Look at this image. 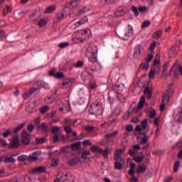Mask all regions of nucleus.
<instances>
[{
	"label": "nucleus",
	"mask_w": 182,
	"mask_h": 182,
	"mask_svg": "<svg viewBox=\"0 0 182 182\" xmlns=\"http://www.w3.org/2000/svg\"><path fill=\"white\" fill-rule=\"evenodd\" d=\"M103 105L100 102H97V104H93L90 106L89 109L90 114H92L94 116H100L103 113Z\"/></svg>",
	"instance_id": "obj_1"
},
{
	"label": "nucleus",
	"mask_w": 182,
	"mask_h": 182,
	"mask_svg": "<svg viewBox=\"0 0 182 182\" xmlns=\"http://www.w3.org/2000/svg\"><path fill=\"white\" fill-rule=\"evenodd\" d=\"M92 153H98V154H102L104 159H109V147H106L105 150L102 149L97 146L92 145L90 147Z\"/></svg>",
	"instance_id": "obj_2"
},
{
	"label": "nucleus",
	"mask_w": 182,
	"mask_h": 182,
	"mask_svg": "<svg viewBox=\"0 0 182 182\" xmlns=\"http://www.w3.org/2000/svg\"><path fill=\"white\" fill-rule=\"evenodd\" d=\"M138 133H149V120L147 119L141 122V125H136L135 128Z\"/></svg>",
	"instance_id": "obj_3"
},
{
	"label": "nucleus",
	"mask_w": 182,
	"mask_h": 182,
	"mask_svg": "<svg viewBox=\"0 0 182 182\" xmlns=\"http://www.w3.org/2000/svg\"><path fill=\"white\" fill-rule=\"evenodd\" d=\"M119 134V131H114L112 133H108L104 136L105 144H112L114 143V137Z\"/></svg>",
	"instance_id": "obj_4"
},
{
	"label": "nucleus",
	"mask_w": 182,
	"mask_h": 182,
	"mask_svg": "<svg viewBox=\"0 0 182 182\" xmlns=\"http://www.w3.org/2000/svg\"><path fill=\"white\" fill-rule=\"evenodd\" d=\"M170 90H168L166 91V94L164 93L162 96V104L160 106V110L161 112H163V110H164V108L166 107V100H167V102H168V100H170Z\"/></svg>",
	"instance_id": "obj_5"
},
{
	"label": "nucleus",
	"mask_w": 182,
	"mask_h": 182,
	"mask_svg": "<svg viewBox=\"0 0 182 182\" xmlns=\"http://www.w3.org/2000/svg\"><path fill=\"white\" fill-rule=\"evenodd\" d=\"M58 176H60L61 181L63 182H73L75 180L72 174L69 175V173H62V172H60Z\"/></svg>",
	"instance_id": "obj_6"
},
{
	"label": "nucleus",
	"mask_w": 182,
	"mask_h": 182,
	"mask_svg": "<svg viewBox=\"0 0 182 182\" xmlns=\"http://www.w3.org/2000/svg\"><path fill=\"white\" fill-rule=\"evenodd\" d=\"M31 135L29 134V133H28V132L24 131L23 132V133L21 134V141L23 144L27 146L28 144H29V136Z\"/></svg>",
	"instance_id": "obj_7"
},
{
	"label": "nucleus",
	"mask_w": 182,
	"mask_h": 182,
	"mask_svg": "<svg viewBox=\"0 0 182 182\" xmlns=\"http://www.w3.org/2000/svg\"><path fill=\"white\" fill-rule=\"evenodd\" d=\"M46 172V166H36L33 169H32L31 173L33 174H41L42 173Z\"/></svg>",
	"instance_id": "obj_8"
},
{
	"label": "nucleus",
	"mask_w": 182,
	"mask_h": 182,
	"mask_svg": "<svg viewBox=\"0 0 182 182\" xmlns=\"http://www.w3.org/2000/svg\"><path fill=\"white\" fill-rule=\"evenodd\" d=\"M126 9H127V8H126L125 6L119 7L114 12L115 16H117V18H119L120 16H124V14H126Z\"/></svg>",
	"instance_id": "obj_9"
},
{
	"label": "nucleus",
	"mask_w": 182,
	"mask_h": 182,
	"mask_svg": "<svg viewBox=\"0 0 182 182\" xmlns=\"http://www.w3.org/2000/svg\"><path fill=\"white\" fill-rule=\"evenodd\" d=\"M19 147V136L16 135L11 142L10 149H18Z\"/></svg>",
	"instance_id": "obj_10"
},
{
	"label": "nucleus",
	"mask_w": 182,
	"mask_h": 182,
	"mask_svg": "<svg viewBox=\"0 0 182 182\" xmlns=\"http://www.w3.org/2000/svg\"><path fill=\"white\" fill-rule=\"evenodd\" d=\"M33 86H36L37 90H39L42 88L46 89V86H48V84H46L43 81H37L34 82Z\"/></svg>",
	"instance_id": "obj_11"
},
{
	"label": "nucleus",
	"mask_w": 182,
	"mask_h": 182,
	"mask_svg": "<svg viewBox=\"0 0 182 182\" xmlns=\"http://www.w3.org/2000/svg\"><path fill=\"white\" fill-rule=\"evenodd\" d=\"M76 82V80L75 78H65L63 80V86H72L73 83Z\"/></svg>",
	"instance_id": "obj_12"
},
{
	"label": "nucleus",
	"mask_w": 182,
	"mask_h": 182,
	"mask_svg": "<svg viewBox=\"0 0 182 182\" xmlns=\"http://www.w3.org/2000/svg\"><path fill=\"white\" fill-rule=\"evenodd\" d=\"M126 163L124 159H121V161H115L114 168L115 170H122L123 168V164Z\"/></svg>",
	"instance_id": "obj_13"
},
{
	"label": "nucleus",
	"mask_w": 182,
	"mask_h": 182,
	"mask_svg": "<svg viewBox=\"0 0 182 182\" xmlns=\"http://www.w3.org/2000/svg\"><path fill=\"white\" fill-rule=\"evenodd\" d=\"M38 129L41 131L43 132V133H48L49 130H50V128L48 125L47 123L43 122L39 127Z\"/></svg>",
	"instance_id": "obj_14"
},
{
	"label": "nucleus",
	"mask_w": 182,
	"mask_h": 182,
	"mask_svg": "<svg viewBox=\"0 0 182 182\" xmlns=\"http://www.w3.org/2000/svg\"><path fill=\"white\" fill-rule=\"evenodd\" d=\"M179 50V47L177 46H173L169 51V58H174Z\"/></svg>",
	"instance_id": "obj_15"
},
{
	"label": "nucleus",
	"mask_w": 182,
	"mask_h": 182,
	"mask_svg": "<svg viewBox=\"0 0 182 182\" xmlns=\"http://www.w3.org/2000/svg\"><path fill=\"white\" fill-rule=\"evenodd\" d=\"M144 95H146V97H148V99H151L152 96H153V90L151 89L149 87H146L145 90L144 91Z\"/></svg>",
	"instance_id": "obj_16"
},
{
	"label": "nucleus",
	"mask_w": 182,
	"mask_h": 182,
	"mask_svg": "<svg viewBox=\"0 0 182 182\" xmlns=\"http://www.w3.org/2000/svg\"><path fill=\"white\" fill-rule=\"evenodd\" d=\"M27 113H36L38 109L35 107V105L29 104L26 108Z\"/></svg>",
	"instance_id": "obj_17"
},
{
	"label": "nucleus",
	"mask_w": 182,
	"mask_h": 182,
	"mask_svg": "<svg viewBox=\"0 0 182 182\" xmlns=\"http://www.w3.org/2000/svg\"><path fill=\"white\" fill-rule=\"evenodd\" d=\"M70 146L73 151H75V150H80L82 147V142L78 141L77 143L72 144Z\"/></svg>",
	"instance_id": "obj_18"
},
{
	"label": "nucleus",
	"mask_w": 182,
	"mask_h": 182,
	"mask_svg": "<svg viewBox=\"0 0 182 182\" xmlns=\"http://www.w3.org/2000/svg\"><path fill=\"white\" fill-rule=\"evenodd\" d=\"M139 134H142L143 138H141V144H146L149 141V137H147V132H139Z\"/></svg>",
	"instance_id": "obj_19"
},
{
	"label": "nucleus",
	"mask_w": 182,
	"mask_h": 182,
	"mask_svg": "<svg viewBox=\"0 0 182 182\" xmlns=\"http://www.w3.org/2000/svg\"><path fill=\"white\" fill-rule=\"evenodd\" d=\"M127 31H125V36L126 38H130L134 33L133 27L132 26H128L127 28Z\"/></svg>",
	"instance_id": "obj_20"
},
{
	"label": "nucleus",
	"mask_w": 182,
	"mask_h": 182,
	"mask_svg": "<svg viewBox=\"0 0 182 182\" xmlns=\"http://www.w3.org/2000/svg\"><path fill=\"white\" fill-rule=\"evenodd\" d=\"M161 35H163V31L159 30L154 33L152 37L154 38V39H156L157 41L160 39V38H161Z\"/></svg>",
	"instance_id": "obj_21"
},
{
	"label": "nucleus",
	"mask_w": 182,
	"mask_h": 182,
	"mask_svg": "<svg viewBox=\"0 0 182 182\" xmlns=\"http://www.w3.org/2000/svg\"><path fill=\"white\" fill-rule=\"evenodd\" d=\"M80 161V159L75 158V159H70L68 161V164L69 166H76V164H77V163H79Z\"/></svg>",
	"instance_id": "obj_22"
},
{
	"label": "nucleus",
	"mask_w": 182,
	"mask_h": 182,
	"mask_svg": "<svg viewBox=\"0 0 182 182\" xmlns=\"http://www.w3.org/2000/svg\"><path fill=\"white\" fill-rule=\"evenodd\" d=\"M146 170H147V166H146V165H143V166L139 165L138 166V168H137V173H145Z\"/></svg>",
	"instance_id": "obj_23"
},
{
	"label": "nucleus",
	"mask_w": 182,
	"mask_h": 182,
	"mask_svg": "<svg viewBox=\"0 0 182 182\" xmlns=\"http://www.w3.org/2000/svg\"><path fill=\"white\" fill-rule=\"evenodd\" d=\"M55 9H56V6H50L46 8L44 13L52 14V12H55Z\"/></svg>",
	"instance_id": "obj_24"
},
{
	"label": "nucleus",
	"mask_w": 182,
	"mask_h": 182,
	"mask_svg": "<svg viewBox=\"0 0 182 182\" xmlns=\"http://www.w3.org/2000/svg\"><path fill=\"white\" fill-rule=\"evenodd\" d=\"M141 55L140 46L136 47V51L134 53V58L139 59Z\"/></svg>",
	"instance_id": "obj_25"
},
{
	"label": "nucleus",
	"mask_w": 182,
	"mask_h": 182,
	"mask_svg": "<svg viewBox=\"0 0 182 182\" xmlns=\"http://www.w3.org/2000/svg\"><path fill=\"white\" fill-rule=\"evenodd\" d=\"M65 18V13L63 11H60L56 16L57 22H60L61 19Z\"/></svg>",
	"instance_id": "obj_26"
},
{
	"label": "nucleus",
	"mask_w": 182,
	"mask_h": 182,
	"mask_svg": "<svg viewBox=\"0 0 182 182\" xmlns=\"http://www.w3.org/2000/svg\"><path fill=\"white\" fill-rule=\"evenodd\" d=\"M46 138H45V137H42V138L36 137V144H43V143H46Z\"/></svg>",
	"instance_id": "obj_27"
},
{
	"label": "nucleus",
	"mask_w": 182,
	"mask_h": 182,
	"mask_svg": "<svg viewBox=\"0 0 182 182\" xmlns=\"http://www.w3.org/2000/svg\"><path fill=\"white\" fill-rule=\"evenodd\" d=\"M129 167L130 170L129 171V174H134V170L136 168V164H134L133 161H131Z\"/></svg>",
	"instance_id": "obj_28"
},
{
	"label": "nucleus",
	"mask_w": 182,
	"mask_h": 182,
	"mask_svg": "<svg viewBox=\"0 0 182 182\" xmlns=\"http://www.w3.org/2000/svg\"><path fill=\"white\" fill-rule=\"evenodd\" d=\"M23 127H25V123H21L13 130V132L18 133V132H20L22 129H23Z\"/></svg>",
	"instance_id": "obj_29"
},
{
	"label": "nucleus",
	"mask_w": 182,
	"mask_h": 182,
	"mask_svg": "<svg viewBox=\"0 0 182 182\" xmlns=\"http://www.w3.org/2000/svg\"><path fill=\"white\" fill-rule=\"evenodd\" d=\"M144 103H146V97L144 96H142L138 103V107L141 109L143 106H144Z\"/></svg>",
	"instance_id": "obj_30"
},
{
	"label": "nucleus",
	"mask_w": 182,
	"mask_h": 182,
	"mask_svg": "<svg viewBox=\"0 0 182 182\" xmlns=\"http://www.w3.org/2000/svg\"><path fill=\"white\" fill-rule=\"evenodd\" d=\"M138 9H139V12H140L141 14H146V12H149V8L146 6H139Z\"/></svg>",
	"instance_id": "obj_31"
},
{
	"label": "nucleus",
	"mask_w": 182,
	"mask_h": 182,
	"mask_svg": "<svg viewBox=\"0 0 182 182\" xmlns=\"http://www.w3.org/2000/svg\"><path fill=\"white\" fill-rule=\"evenodd\" d=\"M12 12V9H11V6H6V9L3 10V15L4 16H6L7 14H11Z\"/></svg>",
	"instance_id": "obj_32"
},
{
	"label": "nucleus",
	"mask_w": 182,
	"mask_h": 182,
	"mask_svg": "<svg viewBox=\"0 0 182 182\" xmlns=\"http://www.w3.org/2000/svg\"><path fill=\"white\" fill-rule=\"evenodd\" d=\"M109 59L111 60H116V59H119V54L117 53H111L109 54Z\"/></svg>",
	"instance_id": "obj_33"
},
{
	"label": "nucleus",
	"mask_w": 182,
	"mask_h": 182,
	"mask_svg": "<svg viewBox=\"0 0 182 182\" xmlns=\"http://www.w3.org/2000/svg\"><path fill=\"white\" fill-rule=\"evenodd\" d=\"M87 156H90V151L86 150L82 152L81 159H87Z\"/></svg>",
	"instance_id": "obj_34"
},
{
	"label": "nucleus",
	"mask_w": 182,
	"mask_h": 182,
	"mask_svg": "<svg viewBox=\"0 0 182 182\" xmlns=\"http://www.w3.org/2000/svg\"><path fill=\"white\" fill-rule=\"evenodd\" d=\"M131 11H132L135 16H139V7L137 8L135 6H132Z\"/></svg>",
	"instance_id": "obj_35"
},
{
	"label": "nucleus",
	"mask_w": 182,
	"mask_h": 182,
	"mask_svg": "<svg viewBox=\"0 0 182 182\" xmlns=\"http://www.w3.org/2000/svg\"><path fill=\"white\" fill-rule=\"evenodd\" d=\"M4 163H15V159H14V157L11 156H6L4 159Z\"/></svg>",
	"instance_id": "obj_36"
},
{
	"label": "nucleus",
	"mask_w": 182,
	"mask_h": 182,
	"mask_svg": "<svg viewBox=\"0 0 182 182\" xmlns=\"http://www.w3.org/2000/svg\"><path fill=\"white\" fill-rule=\"evenodd\" d=\"M46 23H48V21H46V19L42 18L38 21V25L40 28H43V26H45Z\"/></svg>",
	"instance_id": "obj_37"
},
{
	"label": "nucleus",
	"mask_w": 182,
	"mask_h": 182,
	"mask_svg": "<svg viewBox=\"0 0 182 182\" xmlns=\"http://www.w3.org/2000/svg\"><path fill=\"white\" fill-rule=\"evenodd\" d=\"M58 164H59V159H54L51 161L50 167H56V166H58Z\"/></svg>",
	"instance_id": "obj_38"
},
{
	"label": "nucleus",
	"mask_w": 182,
	"mask_h": 182,
	"mask_svg": "<svg viewBox=\"0 0 182 182\" xmlns=\"http://www.w3.org/2000/svg\"><path fill=\"white\" fill-rule=\"evenodd\" d=\"M178 167H180V161H176L173 166L174 173H177V171H178Z\"/></svg>",
	"instance_id": "obj_39"
},
{
	"label": "nucleus",
	"mask_w": 182,
	"mask_h": 182,
	"mask_svg": "<svg viewBox=\"0 0 182 182\" xmlns=\"http://www.w3.org/2000/svg\"><path fill=\"white\" fill-rule=\"evenodd\" d=\"M131 176L130 182H139V178L134 176V173H129Z\"/></svg>",
	"instance_id": "obj_40"
},
{
	"label": "nucleus",
	"mask_w": 182,
	"mask_h": 182,
	"mask_svg": "<svg viewBox=\"0 0 182 182\" xmlns=\"http://www.w3.org/2000/svg\"><path fill=\"white\" fill-rule=\"evenodd\" d=\"M147 112L149 113V117L151 119H154L156 116H157V114L156 113V110L148 111Z\"/></svg>",
	"instance_id": "obj_41"
},
{
	"label": "nucleus",
	"mask_w": 182,
	"mask_h": 182,
	"mask_svg": "<svg viewBox=\"0 0 182 182\" xmlns=\"http://www.w3.org/2000/svg\"><path fill=\"white\" fill-rule=\"evenodd\" d=\"M6 36H8V35H6L5 31L0 30V39H1V41H4V39L6 38Z\"/></svg>",
	"instance_id": "obj_42"
},
{
	"label": "nucleus",
	"mask_w": 182,
	"mask_h": 182,
	"mask_svg": "<svg viewBox=\"0 0 182 182\" xmlns=\"http://www.w3.org/2000/svg\"><path fill=\"white\" fill-rule=\"evenodd\" d=\"M122 159H124L122 157V155H120V154H117V152H116V154H114V160H115V161H120L122 160Z\"/></svg>",
	"instance_id": "obj_43"
},
{
	"label": "nucleus",
	"mask_w": 182,
	"mask_h": 182,
	"mask_svg": "<svg viewBox=\"0 0 182 182\" xmlns=\"http://www.w3.org/2000/svg\"><path fill=\"white\" fill-rule=\"evenodd\" d=\"M60 129V128H59V127H53L51 128V133L53 134H58V132H59Z\"/></svg>",
	"instance_id": "obj_44"
},
{
	"label": "nucleus",
	"mask_w": 182,
	"mask_h": 182,
	"mask_svg": "<svg viewBox=\"0 0 182 182\" xmlns=\"http://www.w3.org/2000/svg\"><path fill=\"white\" fill-rule=\"evenodd\" d=\"M95 129H96V127L93 126H86L85 130L90 133L92 132H94Z\"/></svg>",
	"instance_id": "obj_45"
},
{
	"label": "nucleus",
	"mask_w": 182,
	"mask_h": 182,
	"mask_svg": "<svg viewBox=\"0 0 182 182\" xmlns=\"http://www.w3.org/2000/svg\"><path fill=\"white\" fill-rule=\"evenodd\" d=\"M150 21H145L142 23L141 28L144 29L145 28H149L150 26Z\"/></svg>",
	"instance_id": "obj_46"
},
{
	"label": "nucleus",
	"mask_w": 182,
	"mask_h": 182,
	"mask_svg": "<svg viewBox=\"0 0 182 182\" xmlns=\"http://www.w3.org/2000/svg\"><path fill=\"white\" fill-rule=\"evenodd\" d=\"M143 159H144V156H136L135 158H134V161H136V163H142L143 161Z\"/></svg>",
	"instance_id": "obj_47"
},
{
	"label": "nucleus",
	"mask_w": 182,
	"mask_h": 182,
	"mask_svg": "<svg viewBox=\"0 0 182 182\" xmlns=\"http://www.w3.org/2000/svg\"><path fill=\"white\" fill-rule=\"evenodd\" d=\"M27 160L28 161H36V160H38V158L35 155H30L29 156H28Z\"/></svg>",
	"instance_id": "obj_48"
},
{
	"label": "nucleus",
	"mask_w": 182,
	"mask_h": 182,
	"mask_svg": "<svg viewBox=\"0 0 182 182\" xmlns=\"http://www.w3.org/2000/svg\"><path fill=\"white\" fill-rule=\"evenodd\" d=\"M92 33V31H90V29L87 28L85 30H84V35H85V39H86V38H89V35H90Z\"/></svg>",
	"instance_id": "obj_49"
},
{
	"label": "nucleus",
	"mask_w": 182,
	"mask_h": 182,
	"mask_svg": "<svg viewBox=\"0 0 182 182\" xmlns=\"http://www.w3.org/2000/svg\"><path fill=\"white\" fill-rule=\"evenodd\" d=\"M63 77H65V74H63L62 72L57 73L55 75L56 79H63Z\"/></svg>",
	"instance_id": "obj_50"
},
{
	"label": "nucleus",
	"mask_w": 182,
	"mask_h": 182,
	"mask_svg": "<svg viewBox=\"0 0 182 182\" xmlns=\"http://www.w3.org/2000/svg\"><path fill=\"white\" fill-rule=\"evenodd\" d=\"M18 161H25L26 160H28V156L21 155V156H18Z\"/></svg>",
	"instance_id": "obj_51"
},
{
	"label": "nucleus",
	"mask_w": 182,
	"mask_h": 182,
	"mask_svg": "<svg viewBox=\"0 0 182 182\" xmlns=\"http://www.w3.org/2000/svg\"><path fill=\"white\" fill-rule=\"evenodd\" d=\"M153 58H154V55H153V54H149L148 58H146V63H150V62L153 60Z\"/></svg>",
	"instance_id": "obj_52"
},
{
	"label": "nucleus",
	"mask_w": 182,
	"mask_h": 182,
	"mask_svg": "<svg viewBox=\"0 0 182 182\" xmlns=\"http://www.w3.org/2000/svg\"><path fill=\"white\" fill-rule=\"evenodd\" d=\"M48 110H49V107L48 106H45V107L41 108L40 112L42 114H44V113H46V112H48Z\"/></svg>",
	"instance_id": "obj_53"
},
{
	"label": "nucleus",
	"mask_w": 182,
	"mask_h": 182,
	"mask_svg": "<svg viewBox=\"0 0 182 182\" xmlns=\"http://www.w3.org/2000/svg\"><path fill=\"white\" fill-rule=\"evenodd\" d=\"M156 76V72L154 70H151L149 74V79H154Z\"/></svg>",
	"instance_id": "obj_54"
},
{
	"label": "nucleus",
	"mask_w": 182,
	"mask_h": 182,
	"mask_svg": "<svg viewBox=\"0 0 182 182\" xmlns=\"http://www.w3.org/2000/svg\"><path fill=\"white\" fill-rule=\"evenodd\" d=\"M178 114L179 116V118L178 119V123L182 122V107L181 108L180 111H178Z\"/></svg>",
	"instance_id": "obj_55"
},
{
	"label": "nucleus",
	"mask_w": 182,
	"mask_h": 182,
	"mask_svg": "<svg viewBox=\"0 0 182 182\" xmlns=\"http://www.w3.org/2000/svg\"><path fill=\"white\" fill-rule=\"evenodd\" d=\"M64 130L66 133H71L72 132V127L70 125H68L64 127Z\"/></svg>",
	"instance_id": "obj_56"
},
{
	"label": "nucleus",
	"mask_w": 182,
	"mask_h": 182,
	"mask_svg": "<svg viewBox=\"0 0 182 182\" xmlns=\"http://www.w3.org/2000/svg\"><path fill=\"white\" fill-rule=\"evenodd\" d=\"M149 63H142L140 65V68H142V69L147 70L149 69Z\"/></svg>",
	"instance_id": "obj_57"
},
{
	"label": "nucleus",
	"mask_w": 182,
	"mask_h": 182,
	"mask_svg": "<svg viewBox=\"0 0 182 182\" xmlns=\"http://www.w3.org/2000/svg\"><path fill=\"white\" fill-rule=\"evenodd\" d=\"M82 146H92V142L89 139L84 140L82 141Z\"/></svg>",
	"instance_id": "obj_58"
},
{
	"label": "nucleus",
	"mask_w": 182,
	"mask_h": 182,
	"mask_svg": "<svg viewBox=\"0 0 182 182\" xmlns=\"http://www.w3.org/2000/svg\"><path fill=\"white\" fill-rule=\"evenodd\" d=\"M86 22H87V18L84 17V18L79 21L77 23V25H83V23H86Z\"/></svg>",
	"instance_id": "obj_59"
},
{
	"label": "nucleus",
	"mask_w": 182,
	"mask_h": 182,
	"mask_svg": "<svg viewBox=\"0 0 182 182\" xmlns=\"http://www.w3.org/2000/svg\"><path fill=\"white\" fill-rule=\"evenodd\" d=\"M126 131L128 132V133H131V132H133V125L129 124L126 127Z\"/></svg>",
	"instance_id": "obj_60"
},
{
	"label": "nucleus",
	"mask_w": 182,
	"mask_h": 182,
	"mask_svg": "<svg viewBox=\"0 0 182 182\" xmlns=\"http://www.w3.org/2000/svg\"><path fill=\"white\" fill-rule=\"evenodd\" d=\"M66 46H69V43H61L58 46L60 49H63V48H66Z\"/></svg>",
	"instance_id": "obj_61"
},
{
	"label": "nucleus",
	"mask_w": 182,
	"mask_h": 182,
	"mask_svg": "<svg viewBox=\"0 0 182 182\" xmlns=\"http://www.w3.org/2000/svg\"><path fill=\"white\" fill-rule=\"evenodd\" d=\"M156 42H153L150 47H149V50H151V52H154V49L156 48Z\"/></svg>",
	"instance_id": "obj_62"
},
{
	"label": "nucleus",
	"mask_w": 182,
	"mask_h": 182,
	"mask_svg": "<svg viewBox=\"0 0 182 182\" xmlns=\"http://www.w3.org/2000/svg\"><path fill=\"white\" fill-rule=\"evenodd\" d=\"M69 149H70V145H68V146L62 148L63 153H68L69 151Z\"/></svg>",
	"instance_id": "obj_63"
},
{
	"label": "nucleus",
	"mask_w": 182,
	"mask_h": 182,
	"mask_svg": "<svg viewBox=\"0 0 182 182\" xmlns=\"http://www.w3.org/2000/svg\"><path fill=\"white\" fill-rule=\"evenodd\" d=\"M120 112H122L121 108H116L114 111V114H115V116H119V114H120Z\"/></svg>",
	"instance_id": "obj_64"
}]
</instances>
